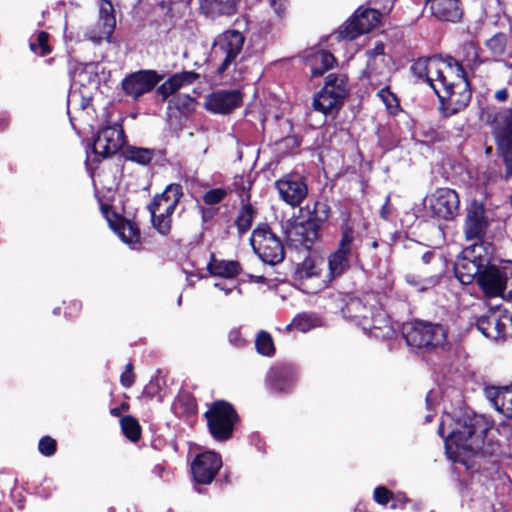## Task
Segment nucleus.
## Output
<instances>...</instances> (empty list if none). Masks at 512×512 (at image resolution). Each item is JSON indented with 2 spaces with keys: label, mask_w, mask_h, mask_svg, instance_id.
Returning a JSON list of instances; mask_svg holds the SVG:
<instances>
[{
  "label": "nucleus",
  "mask_w": 512,
  "mask_h": 512,
  "mask_svg": "<svg viewBox=\"0 0 512 512\" xmlns=\"http://www.w3.org/2000/svg\"><path fill=\"white\" fill-rule=\"evenodd\" d=\"M412 73L427 82L442 104L444 117L465 108L470 99L469 82L462 66L453 58H420L411 66Z\"/></svg>",
  "instance_id": "nucleus-1"
},
{
  "label": "nucleus",
  "mask_w": 512,
  "mask_h": 512,
  "mask_svg": "<svg viewBox=\"0 0 512 512\" xmlns=\"http://www.w3.org/2000/svg\"><path fill=\"white\" fill-rule=\"evenodd\" d=\"M487 432L488 427L482 417L468 414L459 419L447 414L442 418L438 429V433L445 438L446 453L453 461H457L462 455L482 450Z\"/></svg>",
  "instance_id": "nucleus-2"
},
{
  "label": "nucleus",
  "mask_w": 512,
  "mask_h": 512,
  "mask_svg": "<svg viewBox=\"0 0 512 512\" xmlns=\"http://www.w3.org/2000/svg\"><path fill=\"white\" fill-rule=\"evenodd\" d=\"M492 248L484 242L473 243L466 247L457 259L454 272L458 280L468 285L476 279L489 264Z\"/></svg>",
  "instance_id": "nucleus-3"
},
{
  "label": "nucleus",
  "mask_w": 512,
  "mask_h": 512,
  "mask_svg": "<svg viewBox=\"0 0 512 512\" xmlns=\"http://www.w3.org/2000/svg\"><path fill=\"white\" fill-rule=\"evenodd\" d=\"M361 243L348 219L341 225V237L337 249L328 256V275L330 280L341 276L350 267V259L356 255Z\"/></svg>",
  "instance_id": "nucleus-4"
},
{
  "label": "nucleus",
  "mask_w": 512,
  "mask_h": 512,
  "mask_svg": "<svg viewBox=\"0 0 512 512\" xmlns=\"http://www.w3.org/2000/svg\"><path fill=\"white\" fill-rule=\"evenodd\" d=\"M182 195V187L179 184H170L161 194L156 195L149 204L148 210L152 224L160 234L167 235L170 232L171 215L174 213Z\"/></svg>",
  "instance_id": "nucleus-5"
},
{
  "label": "nucleus",
  "mask_w": 512,
  "mask_h": 512,
  "mask_svg": "<svg viewBox=\"0 0 512 512\" xmlns=\"http://www.w3.org/2000/svg\"><path fill=\"white\" fill-rule=\"evenodd\" d=\"M478 284L488 297L501 296L512 300V261L487 265L479 275Z\"/></svg>",
  "instance_id": "nucleus-6"
},
{
  "label": "nucleus",
  "mask_w": 512,
  "mask_h": 512,
  "mask_svg": "<svg viewBox=\"0 0 512 512\" xmlns=\"http://www.w3.org/2000/svg\"><path fill=\"white\" fill-rule=\"evenodd\" d=\"M245 37L237 30H226L218 34L212 43L211 61L218 63L217 72L225 73L240 55Z\"/></svg>",
  "instance_id": "nucleus-7"
},
{
  "label": "nucleus",
  "mask_w": 512,
  "mask_h": 512,
  "mask_svg": "<svg viewBox=\"0 0 512 512\" xmlns=\"http://www.w3.org/2000/svg\"><path fill=\"white\" fill-rule=\"evenodd\" d=\"M294 281L307 294H315L331 282L322 257L309 256L297 265Z\"/></svg>",
  "instance_id": "nucleus-8"
},
{
  "label": "nucleus",
  "mask_w": 512,
  "mask_h": 512,
  "mask_svg": "<svg viewBox=\"0 0 512 512\" xmlns=\"http://www.w3.org/2000/svg\"><path fill=\"white\" fill-rule=\"evenodd\" d=\"M403 335L406 343L415 348L432 349L440 347L446 342V331L439 324L415 321L403 326Z\"/></svg>",
  "instance_id": "nucleus-9"
},
{
  "label": "nucleus",
  "mask_w": 512,
  "mask_h": 512,
  "mask_svg": "<svg viewBox=\"0 0 512 512\" xmlns=\"http://www.w3.org/2000/svg\"><path fill=\"white\" fill-rule=\"evenodd\" d=\"M251 245L260 259L275 265L284 259V247L280 239L268 227H258L250 238Z\"/></svg>",
  "instance_id": "nucleus-10"
},
{
  "label": "nucleus",
  "mask_w": 512,
  "mask_h": 512,
  "mask_svg": "<svg viewBox=\"0 0 512 512\" xmlns=\"http://www.w3.org/2000/svg\"><path fill=\"white\" fill-rule=\"evenodd\" d=\"M206 417L209 430L215 439L226 440L231 436L237 415L229 403L224 401L214 403L206 412Z\"/></svg>",
  "instance_id": "nucleus-11"
},
{
  "label": "nucleus",
  "mask_w": 512,
  "mask_h": 512,
  "mask_svg": "<svg viewBox=\"0 0 512 512\" xmlns=\"http://www.w3.org/2000/svg\"><path fill=\"white\" fill-rule=\"evenodd\" d=\"M496 143L505 166V179L512 178V109L499 112L496 116Z\"/></svg>",
  "instance_id": "nucleus-12"
},
{
  "label": "nucleus",
  "mask_w": 512,
  "mask_h": 512,
  "mask_svg": "<svg viewBox=\"0 0 512 512\" xmlns=\"http://www.w3.org/2000/svg\"><path fill=\"white\" fill-rule=\"evenodd\" d=\"M458 194L450 188H438L424 199V206L434 217L450 220L459 209Z\"/></svg>",
  "instance_id": "nucleus-13"
},
{
  "label": "nucleus",
  "mask_w": 512,
  "mask_h": 512,
  "mask_svg": "<svg viewBox=\"0 0 512 512\" xmlns=\"http://www.w3.org/2000/svg\"><path fill=\"white\" fill-rule=\"evenodd\" d=\"M380 22V13L375 9L359 8L353 18L339 30V37L353 40L375 28Z\"/></svg>",
  "instance_id": "nucleus-14"
},
{
  "label": "nucleus",
  "mask_w": 512,
  "mask_h": 512,
  "mask_svg": "<svg viewBox=\"0 0 512 512\" xmlns=\"http://www.w3.org/2000/svg\"><path fill=\"white\" fill-rule=\"evenodd\" d=\"M275 185L281 199L293 207L299 206L308 193L305 179L296 173L283 176Z\"/></svg>",
  "instance_id": "nucleus-15"
},
{
  "label": "nucleus",
  "mask_w": 512,
  "mask_h": 512,
  "mask_svg": "<svg viewBox=\"0 0 512 512\" xmlns=\"http://www.w3.org/2000/svg\"><path fill=\"white\" fill-rule=\"evenodd\" d=\"M221 467V457L213 451H206L195 457L191 464V472L197 483L210 484Z\"/></svg>",
  "instance_id": "nucleus-16"
},
{
  "label": "nucleus",
  "mask_w": 512,
  "mask_h": 512,
  "mask_svg": "<svg viewBox=\"0 0 512 512\" xmlns=\"http://www.w3.org/2000/svg\"><path fill=\"white\" fill-rule=\"evenodd\" d=\"M124 143V133L119 125L102 128L93 141L95 154L106 158L114 155Z\"/></svg>",
  "instance_id": "nucleus-17"
},
{
  "label": "nucleus",
  "mask_w": 512,
  "mask_h": 512,
  "mask_svg": "<svg viewBox=\"0 0 512 512\" xmlns=\"http://www.w3.org/2000/svg\"><path fill=\"white\" fill-rule=\"evenodd\" d=\"M160 79V76L153 70H141L125 77L122 81V88L126 95L138 99L151 91Z\"/></svg>",
  "instance_id": "nucleus-18"
},
{
  "label": "nucleus",
  "mask_w": 512,
  "mask_h": 512,
  "mask_svg": "<svg viewBox=\"0 0 512 512\" xmlns=\"http://www.w3.org/2000/svg\"><path fill=\"white\" fill-rule=\"evenodd\" d=\"M488 222L485 217L484 207L481 203L473 201L468 210L465 219L464 233L466 239L481 243V239L486 233Z\"/></svg>",
  "instance_id": "nucleus-19"
},
{
  "label": "nucleus",
  "mask_w": 512,
  "mask_h": 512,
  "mask_svg": "<svg viewBox=\"0 0 512 512\" xmlns=\"http://www.w3.org/2000/svg\"><path fill=\"white\" fill-rule=\"evenodd\" d=\"M241 103L242 94L238 90H218L205 98L206 109L215 114H227Z\"/></svg>",
  "instance_id": "nucleus-20"
},
{
  "label": "nucleus",
  "mask_w": 512,
  "mask_h": 512,
  "mask_svg": "<svg viewBox=\"0 0 512 512\" xmlns=\"http://www.w3.org/2000/svg\"><path fill=\"white\" fill-rule=\"evenodd\" d=\"M102 212L105 215L110 228L119 236V238L131 248L136 249L140 243V231L138 227L129 220L118 215H110L108 208L102 206Z\"/></svg>",
  "instance_id": "nucleus-21"
},
{
  "label": "nucleus",
  "mask_w": 512,
  "mask_h": 512,
  "mask_svg": "<svg viewBox=\"0 0 512 512\" xmlns=\"http://www.w3.org/2000/svg\"><path fill=\"white\" fill-rule=\"evenodd\" d=\"M113 5L108 0L100 1V17L95 29L88 32V39L94 43H100L102 40L111 42L112 33L116 26V19L113 14Z\"/></svg>",
  "instance_id": "nucleus-22"
},
{
  "label": "nucleus",
  "mask_w": 512,
  "mask_h": 512,
  "mask_svg": "<svg viewBox=\"0 0 512 512\" xmlns=\"http://www.w3.org/2000/svg\"><path fill=\"white\" fill-rule=\"evenodd\" d=\"M286 237L292 245L310 249L319 237L318 226L311 220L296 222L287 229Z\"/></svg>",
  "instance_id": "nucleus-23"
},
{
  "label": "nucleus",
  "mask_w": 512,
  "mask_h": 512,
  "mask_svg": "<svg viewBox=\"0 0 512 512\" xmlns=\"http://www.w3.org/2000/svg\"><path fill=\"white\" fill-rule=\"evenodd\" d=\"M426 6L441 21L456 22L463 14L460 0H426Z\"/></svg>",
  "instance_id": "nucleus-24"
},
{
  "label": "nucleus",
  "mask_w": 512,
  "mask_h": 512,
  "mask_svg": "<svg viewBox=\"0 0 512 512\" xmlns=\"http://www.w3.org/2000/svg\"><path fill=\"white\" fill-rule=\"evenodd\" d=\"M101 68L99 63L94 62L77 64L71 71L72 81L81 87L96 89L99 84Z\"/></svg>",
  "instance_id": "nucleus-25"
},
{
  "label": "nucleus",
  "mask_w": 512,
  "mask_h": 512,
  "mask_svg": "<svg viewBox=\"0 0 512 512\" xmlns=\"http://www.w3.org/2000/svg\"><path fill=\"white\" fill-rule=\"evenodd\" d=\"M365 75L369 83L374 86L386 85L391 76L388 57L368 59Z\"/></svg>",
  "instance_id": "nucleus-26"
},
{
  "label": "nucleus",
  "mask_w": 512,
  "mask_h": 512,
  "mask_svg": "<svg viewBox=\"0 0 512 512\" xmlns=\"http://www.w3.org/2000/svg\"><path fill=\"white\" fill-rule=\"evenodd\" d=\"M485 396L493 407L507 418H512V386L511 387H487Z\"/></svg>",
  "instance_id": "nucleus-27"
},
{
  "label": "nucleus",
  "mask_w": 512,
  "mask_h": 512,
  "mask_svg": "<svg viewBox=\"0 0 512 512\" xmlns=\"http://www.w3.org/2000/svg\"><path fill=\"white\" fill-rule=\"evenodd\" d=\"M363 329L369 330V333L378 339L391 338L394 334V328L385 311L376 309L371 314V324L363 323Z\"/></svg>",
  "instance_id": "nucleus-28"
},
{
  "label": "nucleus",
  "mask_w": 512,
  "mask_h": 512,
  "mask_svg": "<svg viewBox=\"0 0 512 512\" xmlns=\"http://www.w3.org/2000/svg\"><path fill=\"white\" fill-rule=\"evenodd\" d=\"M197 78L198 75L192 71L174 74L157 88V92L163 99H166L183 86L192 84Z\"/></svg>",
  "instance_id": "nucleus-29"
},
{
  "label": "nucleus",
  "mask_w": 512,
  "mask_h": 512,
  "mask_svg": "<svg viewBox=\"0 0 512 512\" xmlns=\"http://www.w3.org/2000/svg\"><path fill=\"white\" fill-rule=\"evenodd\" d=\"M239 0H200L201 11L209 17L232 15L236 12Z\"/></svg>",
  "instance_id": "nucleus-30"
},
{
  "label": "nucleus",
  "mask_w": 512,
  "mask_h": 512,
  "mask_svg": "<svg viewBox=\"0 0 512 512\" xmlns=\"http://www.w3.org/2000/svg\"><path fill=\"white\" fill-rule=\"evenodd\" d=\"M343 100L336 98L329 88L323 87L314 97L313 106L315 110L327 115L337 112L343 104Z\"/></svg>",
  "instance_id": "nucleus-31"
},
{
  "label": "nucleus",
  "mask_w": 512,
  "mask_h": 512,
  "mask_svg": "<svg viewBox=\"0 0 512 512\" xmlns=\"http://www.w3.org/2000/svg\"><path fill=\"white\" fill-rule=\"evenodd\" d=\"M490 322L493 324V339H505L512 336V314L507 311L490 313Z\"/></svg>",
  "instance_id": "nucleus-32"
},
{
  "label": "nucleus",
  "mask_w": 512,
  "mask_h": 512,
  "mask_svg": "<svg viewBox=\"0 0 512 512\" xmlns=\"http://www.w3.org/2000/svg\"><path fill=\"white\" fill-rule=\"evenodd\" d=\"M335 63V57L325 50L315 51L308 57V64L313 77L322 76L327 70L333 68Z\"/></svg>",
  "instance_id": "nucleus-33"
},
{
  "label": "nucleus",
  "mask_w": 512,
  "mask_h": 512,
  "mask_svg": "<svg viewBox=\"0 0 512 512\" xmlns=\"http://www.w3.org/2000/svg\"><path fill=\"white\" fill-rule=\"evenodd\" d=\"M211 275L222 278H234L241 272L239 262L234 260H221L212 257L207 266Z\"/></svg>",
  "instance_id": "nucleus-34"
},
{
  "label": "nucleus",
  "mask_w": 512,
  "mask_h": 512,
  "mask_svg": "<svg viewBox=\"0 0 512 512\" xmlns=\"http://www.w3.org/2000/svg\"><path fill=\"white\" fill-rule=\"evenodd\" d=\"M240 196H241L242 206L237 215L235 225L238 229V232L240 234H243L251 228L255 214H256V210L249 202H245L246 200L247 201L249 200L248 193L243 191V193Z\"/></svg>",
  "instance_id": "nucleus-35"
},
{
  "label": "nucleus",
  "mask_w": 512,
  "mask_h": 512,
  "mask_svg": "<svg viewBox=\"0 0 512 512\" xmlns=\"http://www.w3.org/2000/svg\"><path fill=\"white\" fill-rule=\"evenodd\" d=\"M325 88H329L336 98L344 99L348 95V79L344 74L332 73L326 77Z\"/></svg>",
  "instance_id": "nucleus-36"
},
{
  "label": "nucleus",
  "mask_w": 512,
  "mask_h": 512,
  "mask_svg": "<svg viewBox=\"0 0 512 512\" xmlns=\"http://www.w3.org/2000/svg\"><path fill=\"white\" fill-rule=\"evenodd\" d=\"M486 47L494 57H500L506 54L507 37L504 33H497L486 41Z\"/></svg>",
  "instance_id": "nucleus-37"
},
{
  "label": "nucleus",
  "mask_w": 512,
  "mask_h": 512,
  "mask_svg": "<svg viewBox=\"0 0 512 512\" xmlns=\"http://www.w3.org/2000/svg\"><path fill=\"white\" fill-rule=\"evenodd\" d=\"M255 347L257 352L263 356H271L275 351L272 337L266 331H261L258 333L255 340Z\"/></svg>",
  "instance_id": "nucleus-38"
},
{
  "label": "nucleus",
  "mask_w": 512,
  "mask_h": 512,
  "mask_svg": "<svg viewBox=\"0 0 512 512\" xmlns=\"http://www.w3.org/2000/svg\"><path fill=\"white\" fill-rule=\"evenodd\" d=\"M319 321L316 317L310 314H300L294 318L292 323L287 326V329L290 330L294 328L300 332H307L310 329L316 327Z\"/></svg>",
  "instance_id": "nucleus-39"
},
{
  "label": "nucleus",
  "mask_w": 512,
  "mask_h": 512,
  "mask_svg": "<svg viewBox=\"0 0 512 512\" xmlns=\"http://www.w3.org/2000/svg\"><path fill=\"white\" fill-rule=\"evenodd\" d=\"M124 435L131 441L136 442L140 438V425L132 416H125L120 421Z\"/></svg>",
  "instance_id": "nucleus-40"
},
{
  "label": "nucleus",
  "mask_w": 512,
  "mask_h": 512,
  "mask_svg": "<svg viewBox=\"0 0 512 512\" xmlns=\"http://www.w3.org/2000/svg\"><path fill=\"white\" fill-rule=\"evenodd\" d=\"M153 156V150L148 148L131 147L127 150V158L142 165L148 164Z\"/></svg>",
  "instance_id": "nucleus-41"
},
{
  "label": "nucleus",
  "mask_w": 512,
  "mask_h": 512,
  "mask_svg": "<svg viewBox=\"0 0 512 512\" xmlns=\"http://www.w3.org/2000/svg\"><path fill=\"white\" fill-rule=\"evenodd\" d=\"M377 96L381 99L390 113L395 114L398 111V100L396 96L390 91L387 84L379 90Z\"/></svg>",
  "instance_id": "nucleus-42"
},
{
  "label": "nucleus",
  "mask_w": 512,
  "mask_h": 512,
  "mask_svg": "<svg viewBox=\"0 0 512 512\" xmlns=\"http://www.w3.org/2000/svg\"><path fill=\"white\" fill-rule=\"evenodd\" d=\"M48 34L46 32H40L37 36L36 41L30 42V48L36 53L44 56L50 53V47L48 45Z\"/></svg>",
  "instance_id": "nucleus-43"
},
{
  "label": "nucleus",
  "mask_w": 512,
  "mask_h": 512,
  "mask_svg": "<svg viewBox=\"0 0 512 512\" xmlns=\"http://www.w3.org/2000/svg\"><path fill=\"white\" fill-rule=\"evenodd\" d=\"M227 196V190L224 188L210 189L203 195V201L207 205L220 203Z\"/></svg>",
  "instance_id": "nucleus-44"
},
{
  "label": "nucleus",
  "mask_w": 512,
  "mask_h": 512,
  "mask_svg": "<svg viewBox=\"0 0 512 512\" xmlns=\"http://www.w3.org/2000/svg\"><path fill=\"white\" fill-rule=\"evenodd\" d=\"M406 279L407 282L414 286L418 291L428 290L429 288L435 286L439 281L438 276L436 275L421 281L416 280L414 276H407Z\"/></svg>",
  "instance_id": "nucleus-45"
},
{
  "label": "nucleus",
  "mask_w": 512,
  "mask_h": 512,
  "mask_svg": "<svg viewBox=\"0 0 512 512\" xmlns=\"http://www.w3.org/2000/svg\"><path fill=\"white\" fill-rule=\"evenodd\" d=\"M477 329L487 338L493 339V324L490 322V313L477 321Z\"/></svg>",
  "instance_id": "nucleus-46"
},
{
  "label": "nucleus",
  "mask_w": 512,
  "mask_h": 512,
  "mask_svg": "<svg viewBox=\"0 0 512 512\" xmlns=\"http://www.w3.org/2000/svg\"><path fill=\"white\" fill-rule=\"evenodd\" d=\"M39 451L45 456H51L56 450V441L51 437L45 436L39 441Z\"/></svg>",
  "instance_id": "nucleus-47"
},
{
  "label": "nucleus",
  "mask_w": 512,
  "mask_h": 512,
  "mask_svg": "<svg viewBox=\"0 0 512 512\" xmlns=\"http://www.w3.org/2000/svg\"><path fill=\"white\" fill-rule=\"evenodd\" d=\"M392 492L384 486H378L373 493L374 500L381 505L387 504L392 499Z\"/></svg>",
  "instance_id": "nucleus-48"
},
{
  "label": "nucleus",
  "mask_w": 512,
  "mask_h": 512,
  "mask_svg": "<svg viewBox=\"0 0 512 512\" xmlns=\"http://www.w3.org/2000/svg\"><path fill=\"white\" fill-rule=\"evenodd\" d=\"M269 3L275 14L282 18L286 13L289 0H269Z\"/></svg>",
  "instance_id": "nucleus-49"
},
{
  "label": "nucleus",
  "mask_w": 512,
  "mask_h": 512,
  "mask_svg": "<svg viewBox=\"0 0 512 512\" xmlns=\"http://www.w3.org/2000/svg\"><path fill=\"white\" fill-rule=\"evenodd\" d=\"M133 365L131 363L127 364L126 370L122 373L120 377L121 384L124 387H130L134 382V376L132 373Z\"/></svg>",
  "instance_id": "nucleus-50"
},
{
  "label": "nucleus",
  "mask_w": 512,
  "mask_h": 512,
  "mask_svg": "<svg viewBox=\"0 0 512 512\" xmlns=\"http://www.w3.org/2000/svg\"><path fill=\"white\" fill-rule=\"evenodd\" d=\"M229 342L236 346V347H242L245 344V340L241 335V332L239 329H232L228 334Z\"/></svg>",
  "instance_id": "nucleus-51"
},
{
  "label": "nucleus",
  "mask_w": 512,
  "mask_h": 512,
  "mask_svg": "<svg viewBox=\"0 0 512 512\" xmlns=\"http://www.w3.org/2000/svg\"><path fill=\"white\" fill-rule=\"evenodd\" d=\"M215 287L222 290L225 295L235 294L237 297H240L242 294L241 289L237 286L226 287L220 283H215Z\"/></svg>",
  "instance_id": "nucleus-52"
},
{
  "label": "nucleus",
  "mask_w": 512,
  "mask_h": 512,
  "mask_svg": "<svg viewBox=\"0 0 512 512\" xmlns=\"http://www.w3.org/2000/svg\"><path fill=\"white\" fill-rule=\"evenodd\" d=\"M177 102H179L177 104L178 109L189 110L193 104V99L188 95H184V96H179L177 98Z\"/></svg>",
  "instance_id": "nucleus-53"
},
{
  "label": "nucleus",
  "mask_w": 512,
  "mask_h": 512,
  "mask_svg": "<svg viewBox=\"0 0 512 512\" xmlns=\"http://www.w3.org/2000/svg\"><path fill=\"white\" fill-rule=\"evenodd\" d=\"M368 59H375L376 57H387L384 54L383 44H378L373 50L367 52Z\"/></svg>",
  "instance_id": "nucleus-54"
},
{
  "label": "nucleus",
  "mask_w": 512,
  "mask_h": 512,
  "mask_svg": "<svg viewBox=\"0 0 512 512\" xmlns=\"http://www.w3.org/2000/svg\"><path fill=\"white\" fill-rule=\"evenodd\" d=\"M157 388L158 387L156 384L150 382L148 385L145 386V388L143 390V395H145L148 398H152V397H154Z\"/></svg>",
  "instance_id": "nucleus-55"
},
{
  "label": "nucleus",
  "mask_w": 512,
  "mask_h": 512,
  "mask_svg": "<svg viewBox=\"0 0 512 512\" xmlns=\"http://www.w3.org/2000/svg\"><path fill=\"white\" fill-rule=\"evenodd\" d=\"M422 260L426 264L430 263L433 260H436L440 264H442L441 259L439 257H437L433 252H430V251L423 254Z\"/></svg>",
  "instance_id": "nucleus-56"
},
{
  "label": "nucleus",
  "mask_w": 512,
  "mask_h": 512,
  "mask_svg": "<svg viewBox=\"0 0 512 512\" xmlns=\"http://www.w3.org/2000/svg\"><path fill=\"white\" fill-rule=\"evenodd\" d=\"M495 97L497 100L499 101H505L508 97V92L506 89H501V90H498L496 93H495Z\"/></svg>",
  "instance_id": "nucleus-57"
},
{
  "label": "nucleus",
  "mask_w": 512,
  "mask_h": 512,
  "mask_svg": "<svg viewBox=\"0 0 512 512\" xmlns=\"http://www.w3.org/2000/svg\"><path fill=\"white\" fill-rule=\"evenodd\" d=\"M127 409H128V405L122 404L121 407H119V408L111 409L110 413H111V415L118 417V416H120L122 410H127Z\"/></svg>",
  "instance_id": "nucleus-58"
},
{
  "label": "nucleus",
  "mask_w": 512,
  "mask_h": 512,
  "mask_svg": "<svg viewBox=\"0 0 512 512\" xmlns=\"http://www.w3.org/2000/svg\"><path fill=\"white\" fill-rule=\"evenodd\" d=\"M250 278L257 282V283H264L265 282V277L264 276H250Z\"/></svg>",
  "instance_id": "nucleus-59"
},
{
  "label": "nucleus",
  "mask_w": 512,
  "mask_h": 512,
  "mask_svg": "<svg viewBox=\"0 0 512 512\" xmlns=\"http://www.w3.org/2000/svg\"><path fill=\"white\" fill-rule=\"evenodd\" d=\"M431 420H432V416H431V415H427V416H426V421H427V422H430Z\"/></svg>",
  "instance_id": "nucleus-60"
},
{
  "label": "nucleus",
  "mask_w": 512,
  "mask_h": 512,
  "mask_svg": "<svg viewBox=\"0 0 512 512\" xmlns=\"http://www.w3.org/2000/svg\"><path fill=\"white\" fill-rule=\"evenodd\" d=\"M352 305H354V306H359V305H360V302L352 303Z\"/></svg>",
  "instance_id": "nucleus-61"
},
{
  "label": "nucleus",
  "mask_w": 512,
  "mask_h": 512,
  "mask_svg": "<svg viewBox=\"0 0 512 512\" xmlns=\"http://www.w3.org/2000/svg\"><path fill=\"white\" fill-rule=\"evenodd\" d=\"M362 318H363L364 320H367V319H368V316H367V315H363V316H362Z\"/></svg>",
  "instance_id": "nucleus-62"
},
{
  "label": "nucleus",
  "mask_w": 512,
  "mask_h": 512,
  "mask_svg": "<svg viewBox=\"0 0 512 512\" xmlns=\"http://www.w3.org/2000/svg\"><path fill=\"white\" fill-rule=\"evenodd\" d=\"M0 124H2V126L4 127L5 126V121H0Z\"/></svg>",
  "instance_id": "nucleus-63"
},
{
  "label": "nucleus",
  "mask_w": 512,
  "mask_h": 512,
  "mask_svg": "<svg viewBox=\"0 0 512 512\" xmlns=\"http://www.w3.org/2000/svg\"><path fill=\"white\" fill-rule=\"evenodd\" d=\"M0 124H2V126L4 127L5 126V121H0Z\"/></svg>",
  "instance_id": "nucleus-64"
}]
</instances>
